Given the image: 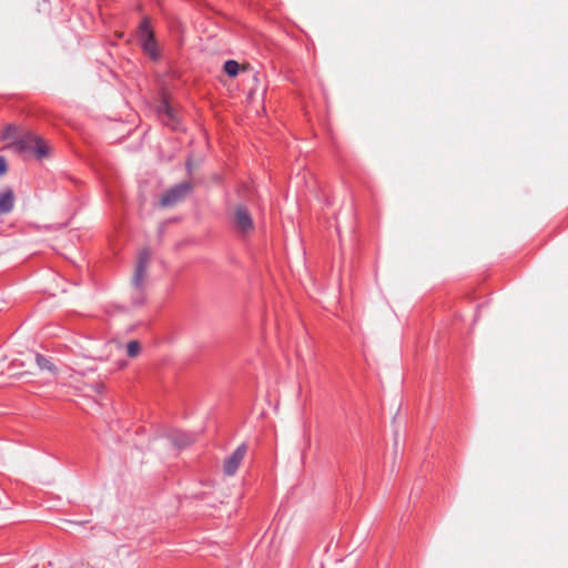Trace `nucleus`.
Instances as JSON below:
<instances>
[{"label":"nucleus","instance_id":"nucleus-1","mask_svg":"<svg viewBox=\"0 0 568 568\" xmlns=\"http://www.w3.org/2000/svg\"><path fill=\"white\" fill-rule=\"evenodd\" d=\"M11 146L18 152L33 154L37 160L48 158L51 153L48 143L31 131L22 133Z\"/></svg>","mask_w":568,"mask_h":568},{"label":"nucleus","instance_id":"nucleus-2","mask_svg":"<svg viewBox=\"0 0 568 568\" xmlns=\"http://www.w3.org/2000/svg\"><path fill=\"white\" fill-rule=\"evenodd\" d=\"M139 40L143 52L148 54L150 59L153 61L160 59L161 54L158 48L155 36L148 18H144L139 26Z\"/></svg>","mask_w":568,"mask_h":568},{"label":"nucleus","instance_id":"nucleus-3","mask_svg":"<svg viewBox=\"0 0 568 568\" xmlns=\"http://www.w3.org/2000/svg\"><path fill=\"white\" fill-rule=\"evenodd\" d=\"M193 185L191 182L179 183L166 190L160 200V205L171 207L182 202L191 193Z\"/></svg>","mask_w":568,"mask_h":568},{"label":"nucleus","instance_id":"nucleus-4","mask_svg":"<svg viewBox=\"0 0 568 568\" xmlns=\"http://www.w3.org/2000/svg\"><path fill=\"white\" fill-rule=\"evenodd\" d=\"M231 221L234 230L241 235H246L254 230V221L244 205L235 206Z\"/></svg>","mask_w":568,"mask_h":568},{"label":"nucleus","instance_id":"nucleus-5","mask_svg":"<svg viewBox=\"0 0 568 568\" xmlns=\"http://www.w3.org/2000/svg\"><path fill=\"white\" fill-rule=\"evenodd\" d=\"M151 258V252L149 248H143L139 253L138 263L135 266V271L132 278V285L133 287H136L140 290L141 285L144 282L146 270L150 263Z\"/></svg>","mask_w":568,"mask_h":568},{"label":"nucleus","instance_id":"nucleus-6","mask_svg":"<svg viewBox=\"0 0 568 568\" xmlns=\"http://www.w3.org/2000/svg\"><path fill=\"white\" fill-rule=\"evenodd\" d=\"M246 452L247 445L243 443L233 452V454L230 457L225 459L223 465V470L225 475L233 476L237 471L241 463L243 462L246 455Z\"/></svg>","mask_w":568,"mask_h":568},{"label":"nucleus","instance_id":"nucleus-7","mask_svg":"<svg viewBox=\"0 0 568 568\" xmlns=\"http://www.w3.org/2000/svg\"><path fill=\"white\" fill-rule=\"evenodd\" d=\"M169 438L171 439L172 444L179 449L190 446L195 440V437L192 434H187L181 430L172 432Z\"/></svg>","mask_w":568,"mask_h":568},{"label":"nucleus","instance_id":"nucleus-8","mask_svg":"<svg viewBox=\"0 0 568 568\" xmlns=\"http://www.w3.org/2000/svg\"><path fill=\"white\" fill-rule=\"evenodd\" d=\"M14 194L12 190L0 193V214H8L13 210Z\"/></svg>","mask_w":568,"mask_h":568},{"label":"nucleus","instance_id":"nucleus-9","mask_svg":"<svg viewBox=\"0 0 568 568\" xmlns=\"http://www.w3.org/2000/svg\"><path fill=\"white\" fill-rule=\"evenodd\" d=\"M34 357H36L37 365L41 371L54 372V369H55L54 365L45 356H43L41 354H36Z\"/></svg>","mask_w":568,"mask_h":568},{"label":"nucleus","instance_id":"nucleus-10","mask_svg":"<svg viewBox=\"0 0 568 568\" xmlns=\"http://www.w3.org/2000/svg\"><path fill=\"white\" fill-rule=\"evenodd\" d=\"M224 72L230 77H236L240 71V64L235 60H227L224 63Z\"/></svg>","mask_w":568,"mask_h":568},{"label":"nucleus","instance_id":"nucleus-11","mask_svg":"<svg viewBox=\"0 0 568 568\" xmlns=\"http://www.w3.org/2000/svg\"><path fill=\"white\" fill-rule=\"evenodd\" d=\"M141 352V344L138 341H131L126 345V353L130 357H136Z\"/></svg>","mask_w":568,"mask_h":568},{"label":"nucleus","instance_id":"nucleus-12","mask_svg":"<svg viewBox=\"0 0 568 568\" xmlns=\"http://www.w3.org/2000/svg\"><path fill=\"white\" fill-rule=\"evenodd\" d=\"M18 132V126L14 125V124H8L3 128L2 130V136L1 139L2 140H10V139H13L16 136Z\"/></svg>","mask_w":568,"mask_h":568},{"label":"nucleus","instance_id":"nucleus-13","mask_svg":"<svg viewBox=\"0 0 568 568\" xmlns=\"http://www.w3.org/2000/svg\"><path fill=\"white\" fill-rule=\"evenodd\" d=\"M144 301H145V295H144L143 284H142L140 290L134 287V294L132 297V302L134 305L140 306L144 303Z\"/></svg>","mask_w":568,"mask_h":568},{"label":"nucleus","instance_id":"nucleus-14","mask_svg":"<svg viewBox=\"0 0 568 568\" xmlns=\"http://www.w3.org/2000/svg\"><path fill=\"white\" fill-rule=\"evenodd\" d=\"M159 113L165 114L169 119H173V109L166 101H163L159 106Z\"/></svg>","mask_w":568,"mask_h":568},{"label":"nucleus","instance_id":"nucleus-15","mask_svg":"<svg viewBox=\"0 0 568 568\" xmlns=\"http://www.w3.org/2000/svg\"><path fill=\"white\" fill-rule=\"evenodd\" d=\"M7 160L4 156L0 155V176L7 172Z\"/></svg>","mask_w":568,"mask_h":568}]
</instances>
